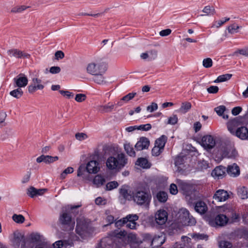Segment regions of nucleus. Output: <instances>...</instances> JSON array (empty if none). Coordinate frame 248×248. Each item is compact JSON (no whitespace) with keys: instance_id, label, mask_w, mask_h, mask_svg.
Here are the masks:
<instances>
[{"instance_id":"26","label":"nucleus","mask_w":248,"mask_h":248,"mask_svg":"<svg viewBox=\"0 0 248 248\" xmlns=\"http://www.w3.org/2000/svg\"><path fill=\"white\" fill-rule=\"evenodd\" d=\"M105 179L102 175L98 174L96 175L93 180V183L96 187H100L105 183Z\"/></svg>"},{"instance_id":"49","label":"nucleus","mask_w":248,"mask_h":248,"mask_svg":"<svg viewBox=\"0 0 248 248\" xmlns=\"http://www.w3.org/2000/svg\"><path fill=\"white\" fill-rule=\"evenodd\" d=\"M74 169L72 167H68L61 174V178L63 179L66 177L67 174L71 173L73 172Z\"/></svg>"},{"instance_id":"38","label":"nucleus","mask_w":248,"mask_h":248,"mask_svg":"<svg viewBox=\"0 0 248 248\" xmlns=\"http://www.w3.org/2000/svg\"><path fill=\"white\" fill-rule=\"evenodd\" d=\"M139 219V216L137 214H129L127 215L125 217H124V222H127L128 221L136 222V221Z\"/></svg>"},{"instance_id":"1","label":"nucleus","mask_w":248,"mask_h":248,"mask_svg":"<svg viewBox=\"0 0 248 248\" xmlns=\"http://www.w3.org/2000/svg\"><path fill=\"white\" fill-rule=\"evenodd\" d=\"M133 200L138 205L148 207L152 196L144 187H138L132 192Z\"/></svg>"},{"instance_id":"31","label":"nucleus","mask_w":248,"mask_h":248,"mask_svg":"<svg viewBox=\"0 0 248 248\" xmlns=\"http://www.w3.org/2000/svg\"><path fill=\"white\" fill-rule=\"evenodd\" d=\"M178 185L180 188L186 192L190 190L192 187V185L190 183L183 181H179Z\"/></svg>"},{"instance_id":"61","label":"nucleus","mask_w":248,"mask_h":248,"mask_svg":"<svg viewBox=\"0 0 248 248\" xmlns=\"http://www.w3.org/2000/svg\"><path fill=\"white\" fill-rule=\"evenodd\" d=\"M178 122V118L176 115H174L171 117H170L168 119V124H176Z\"/></svg>"},{"instance_id":"3","label":"nucleus","mask_w":248,"mask_h":248,"mask_svg":"<svg viewBox=\"0 0 248 248\" xmlns=\"http://www.w3.org/2000/svg\"><path fill=\"white\" fill-rule=\"evenodd\" d=\"M127 163V159L124 154L122 153L118 154L117 157L113 156L109 157L106 161L107 168L110 170L120 169L124 167Z\"/></svg>"},{"instance_id":"40","label":"nucleus","mask_w":248,"mask_h":248,"mask_svg":"<svg viewBox=\"0 0 248 248\" xmlns=\"http://www.w3.org/2000/svg\"><path fill=\"white\" fill-rule=\"evenodd\" d=\"M12 218L14 221L17 223H22L25 221V217L21 215L14 214Z\"/></svg>"},{"instance_id":"35","label":"nucleus","mask_w":248,"mask_h":248,"mask_svg":"<svg viewBox=\"0 0 248 248\" xmlns=\"http://www.w3.org/2000/svg\"><path fill=\"white\" fill-rule=\"evenodd\" d=\"M23 94V92L21 88H17L10 92V94L16 98H20Z\"/></svg>"},{"instance_id":"17","label":"nucleus","mask_w":248,"mask_h":248,"mask_svg":"<svg viewBox=\"0 0 248 248\" xmlns=\"http://www.w3.org/2000/svg\"><path fill=\"white\" fill-rule=\"evenodd\" d=\"M150 145L149 139L146 137H142L140 138L137 143L135 145V148L137 151H141L148 148Z\"/></svg>"},{"instance_id":"54","label":"nucleus","mask_w":248,"mask_h":248,"mask_svg":"<svg viewBox=\"0 0 248 248\" xmlns=\"http://www.w3.org/2000/svg\"><path fill=\"white\" fill-rule=\"evenodd\" d=\"M77 140L81 141L88 138V136L83 133H78L75 135Z\"/></svg>"},{"instance_id":"6","label":"nucleus","mask_w":248,"mask_h":248,"mask_svg":"<svg viewBox=\"0 0 248 248\" xmlns=\"http://www.w3.org/2000/svg\"><path fill=\"white\" fill-rule=\"evenodd\" d=\"M107 69V64L99 61L92 62L89 63L86 67L87 72L92 75L105 73Z\"/></svg>"},{"instance_id":"16","label":"nucleus","mask_w":248,"mask_h":248,"mask_svg":"<svg viewBox=\"0 0 248 248\" xmlns=\"http://www.w3.org/2000/svg\"><path fill=\"white\" fill-rule=\"evenodd\" d=\"M41 79L34 78L32 79V83L28 86V91L30 93H33L37 90H42L44 86L41 84Z\"/></svg>"},{"instance_id":"32","label":"nucleus","mask_w":248,"mask_h":248,"mask_svg":"<svg viewBox=\"0 0 248 248\" xmlns=\"http://www.w3.org/2000/svg\"><path fill=\"white\" fill-rule=\"evenodd\" d=\"M114 105L108 103L107 105L104 106H99V111L102 113L108 112L111 111L114 108Z\"/></svg>"},{"instance_id":"4","label":"nucleus","mask_w":248,"mask_h":248,"mask_svg":"<svg viewBox=\"0 0 248 248\" xmlns=\"http://www.w3.org/2000/svg\"><path fill=\"white\" fill-rule=\"evenodd\" d=\"M220 211H223L225 214L220 213L217 215L214 219H209V223L211 226H224L228 223L229 220L228 216L230 211L224 206L220 207Z\"/></svg>"},{"instance_id":"21","label":"nucleus","mask_w":248,"mask_h":248,"mask_svg":"<svg viewBox=\"0 0 248 248\" xmlns=\"http://www.w3.org/2000/svg\"><path fill=\"white\" fill-rule=\"evenodd\" d=\"M59 159L57 156H52L50 155H41L36 159L37 163L44 162L46 164H50L53 163Z\"/></svg>"},{"instance_id":"42","label":"nucleus","mask_w":248,"mask_h":248,"mask_svg":"<svg viewBox=\"0 0 248 248\" xmlns=\"http://www.w3.org/2000/svg\"><path fill=\"white\" fill-rule=\"evenodd\" d=\"M118 183L116 181H112L108 183L106 185V189L108 190H111L118 186Z\"/></svg>"},{"instance_id":"62","label":"nucleus","mask_w":248,"mask_h":248,"mask_svg":"<svg viewBox=\"0 0 248 248\" xmlns=\"http://www.w3.org/2000/svg\"><path fill=\"white\" fill-rule=\"evenodd\" d=\"M60 93L61 94L66 96L68 99L72 98L74 96V94L68 91L61 90L60 91Z\"/></svg>"},{"instance_id":"19","label":"nucleus","mask_w":248,"mask_h":248,"mask_svg":"<svg viewBox=\"0 0 248 248\" xmlns=\"http://www.w3.org/2000/svg\"><path fill=\"white\" fill-rule=\"evenodd\" d=\"M86 170L89 173H96L100 170L98 162L95 160L90 161L87 164Z\"/></svg>"},{"instance_id":"13","label":"nucleus","mask_w":248,"mask_h":248,"mask_svg":"<svg viewBox=\"0 0 248 248\" xmlns=\"http://www.w3.org/2000/svg\"><path fill=\"white\" fill-rule=\"evenodd\" d=\"M14 86L18 88L25 87L28 84L27 77L23 74H20L13 79Z\"/></svg>"},{"instance_id":"18","label":"nucleus","mask_w":248,"mask_h":248,"mask_svg":"<svg viewBox=\"0 0 248 248\" xmlns=\"http://www.w3.org/2000/svg\"><path fill=\"white\" fill-rule=\"evenodd\" d=\"M232 134L243 140L248 139V129L246 126L238 127Z\"/></svg>"},{"instance_id":"25","label":"nucleus","mask_w":248,"mask_h":248,"mask_svg":"<svg viewBox=\"0 0 248 248\" xmlns=\"http://www.w3.org/2000/svg\"><path fill=\"white\" fill-rule=\"evenodd\" d=\"M167 140V137L165 135H162L160 138L156 140L155 145L164 150Z\"/></svg>"},{"instance_id":"15","label":"nucleus","mask_w":248,"mask_h":248,"mask_svg":"<svg viewBox=\"0 0 248 248\" xmlns=\"http://www.w3.org/2000/svg\"><path fill=\"white\" fill-rule=\"evenodd\" d=\"M168 219V214L164 210H159L155 214V220L158 225H163Z\"/></svg>"},{"instance_id":"50","label":"nucleus","mask_w":248,"mask_h":248,"mask_svg":"<svg viewBox=\"0 0 248 248\" xmlns=\"http://www.w3.org/2000/svg\"><path fill=\"white\" fill-rule=\"evenodd\" d=\"M165 242V239H163L162 236H155L153 239H152V243H155L157 242L160 245H162Z\"/></svg>"},{"instance_id":"7","label":"nucleus","mask_w":248,"mask_h":248,"mask_svg":"<svg viewBox=\"0 0 248 248\" xmlns=\"http://www.w3.org/2000/svg\"><path fill=\"white\" fill-rule=\"evenodd\" d=\"M91 221L84 217H79L77 218L76 232L79 235L83 237L89 232Z\"/></svg>"},{"instance_id":"45","label":"nucleus","mask_w":248,"mask_h":248,"mask_svg":"<svg viewBox=\"0 0 248 248\" xmlns=\"http://www.w3.org/2000/svg\"><path fill=\"white\" fill-rule=\"evenodd\" d=\"M219 248H232V244L227 241H221L219 242Z\"/></svg>"},{"instance_id":"34","label":"nucleus","mask_w":248,"mask_h":248,"mask_svg":"<svg viewBox=\"0 0 248 248\" xmlns=\"http://www.w3.org/2000/svg\"><path fill=\"white\" fill-rule=\"evenodd\" d=\"M104 73L99 74L98 75H94L95 77L93 78V81L98 84H105L106 83L105 78L103 76Z\"/></svg>"},{"instance_id":"51","label":"nucleus","mask_w":248,"mask_h":248,"mask_svg":"<svg viewBox=\"0 0 248 248\" xmlns=\"http://www.w3.org/2000/svg\"><path fill=\"white\" fill-rule=\"evenodd\" d=\"M152 126L150 124H141L138 126V130H141L142 131H147L151 129Z\"/></svg>"},{"instance_id":"29","label":"nucleus","mask_w":248,"mask_h":248,"mask_svg":"<svg viewBox=\"0 0 248 248\" xmlns=\"http://www.w3.org/2000/svg\"><path fill=\"white\" fill-rule=\"evenodd\" d=\"M124 148L126 153L131 156H135L136 153L134 150L132 145L129 142H125L124 144Z\"/></svg>"},{"instance_id":"30","label":"nucleus","mask_w":248,"mask_h":248,"mask_svg":"<svg viewBox=\"0 0 248 248\" xmlns=\"http://www.w3.org/2000/svg\"><path fill=\"white\" fill-rule=\"evenodd\" d=\"M136 164L145 169H148L150 167V164L148 160L145 158H140L136 162Z\"/></svg>"},{"instance_id":"9","label":"nucleus","mask_w":248,"mask_h":248,"mask_svg":"<svg viewBox=\"0 0 248 248\" xmlns=\"http://www.w3.org/2000/svg\"><path fill=\"white\" fill-rule=\"evenodd\" d=\"M243 124V118L241 117H237L232 120H230L227 123V128L230 132L232 134L238 127Z\"/></svg>"},{"instance_id":"10","label":"nucleus","mask_w":248,"mask_h":248,"mask_svg":"<svg viewBox=\"0 0 248 248\" xmlns=\"http://www.w3.org/2000/svg\"><path fill=\"white\" fill-rule=\"evenodd\" d=\"M215 140L212 136L207 135L202 137V145L205 149H212L215 147Z\"/></svg>"},{"instance_id":"41","label":"nucleus","mask_w":248,"mask_h":248,"mask_svg":"<svg viewBox=\"0 0 248 248\" xmlns=\"http://www.w3.org/2000/svg\"><path fill=\"white\" fill-rule=\"evenodd\" d=\"M164 151L163 149L160 148L159 147H158L157 146H155H155L153 147L152 150V154L153 155L157 156L159 155Z\"/></svg>"},{"instance_id":"64","label":"nucleus","mask_w":248,"mask_h":248,"mask_svg":"<svg viewBox=\"0 0 248 248\" xmlns=\"http://www.w3.org/2000/svg\"><path fill=\"white\" fill-rule=\"evenodd\" d=\"M157 108V104L155 103H152L151 105L147 107V110L150 112H152L156 110Z\"/></svg>"},{"instance_id":"11","label":"nucleus","mask_w":248,"mask_h":248,"mask_svg":"<svg viewBox=\"0 0 248 248\" xmlns=\"http://www.w3.org/2000/svg\"><path fill=\"white\" fill-rule=\"evenodd\" d=\"M12 244L15 248H18L21 245H25V239L23 235L18 231H16L13 233V237L11 240Z\"/></svg>"},{"instance_id":"5","label":"nucleus","mask_w":248,"mask_h":248,"mask_svg":"<svg viewBox=\"0 0 248 248\" xmlns=\"http://www.w3.org/2000/svg\"><path fill=\"white\" fill-rule=\"evenodd\" d=\"M59 221L62 228L66 231H70L74 229L75 221L72 218L67 211H63L60 216Z\"/></svg>"},{"instance_id":"52","label":"nucleus","mask_w":248,"mask_h":248,"mask_svg":"<svg viewBox=\"0 0 248 248\" xmlns=\"http://www.w3.org/2000/svg\"><path fill=\"white\" fill-rule=\"evenodd\" d=\"M225 109L226 108L225 106H220L216 108H215V110L219 116H222L223 114Z\"/></svg>"},{"instance_id":"55","label":"nucleus","mask_w":248,"mask_h":248,"mask_svg":"<svg viewBox=\"0 0 248 248\" xmlns=\"http://www.w3.org/2000/svg\"><path fill=\"white\" fill-rule=\"evenodd\" d=\"M86 98V96L85 94L79 93L77 94L75 97V100L78 102H82L84 101Z\"/></svg>"},{"instance_id":"46","label":"nucleus","mask_w":248,"mask_h":248,"mask_svg":"<svg viewBox=\"0 0 248 248\" xmlns=\"http://www.w3.org/2000/svg\"><path fill=\"white\" fill-rule=\"evenodd\" d=\"M202 65L205 68H210L213 65V61L212 59L209 58L204 59L202 61Z\"/></svg>"},{"instance_id":"20","label":"nucleus","mask_w":248,"mask_h":248,"mask_svg":"<svg viewBox=\"0 0 248 248\" xmlns=\"http://www.w3.org/2000/svg\"><path fill=\"white\" fill-rule=\"evenodd\" d=\"M226 168L222 166L216 167L212 172V175L215 178L217 179L222 178L226 174Z\"/></svg>"},{"instance_id":"56","label":"nucleus","mask_w":248,"mask_h":248,"mask_svg":"<svg viewBox=\"0 0 248 248\" xmlns=\"http://www.w3.org/2000/svg\"><path fill=\"white\" fill-rule=\"evenodd\" d=\"M149 57L150 60H155L157 56V51L152 49L149 51Z\"/></svg>"},{"instance_id":"60","label":"nucleus","mask_w":248,"mask_h":248,"mask_svg":"<svg viewBox=\"0 0 248 248\" xmlns=\"http://www.w3.org/2000/svg\"><path fill=\"white\" fill-rule=\"evenodd\" d=\"M55 59L59 60L64 57V53L61 50L57 51L55 53Z\"/></svg>"},{"instance_id":"37","label":"nucleus","mask_w":248,"mask_h":248,"mask_svg":"<svg viewBox=\"0 0 248 248\" xmlns=\"http://www.w3.org/2000/svg\"><path fill=\"white\" fill-rule=\"evenodd\" d=\"M240 28L237 24L235 23L232 24L227 27L228 32L231 34H234L238 32V30Z\"/></svg>"},{"instance_id":"39","label":"nucleus","mask_w":248,"mask_h":248,"mask_svg":"<svg viewBox=\"0 0 248 248\" xmlns=\"http://www.w3.org/2000/svg\"><path fill=\"white\" fill-rule=\"evenodd\" d=\"M157 198L160 202H165L168 199V195L166 192L160 191L157 194Z\"/></svg>"},{"instance_id":"22","label":"nucleus","mask_w":248,"mask_h":248,"mask_svg":"<svg viewBox=\"0 0 248 248\" xmlns=\"http://www.w3.org/2000/svg\"><path fill=\"white\" fill-rule=\"evenodd\" d=\"M227 172L231 176L236 177L240 174L239 168L237 164L234 163L228 166Z\"/></svg>"},{"instance_id":"48","label":"nucleus","mask_w":248,"mask_h":248,"mask_svg":"<svg viewBox=\"0 0 248 248\" xmlns=\"http://www.w3.org/2000/svg\"><path fill=\"white\" fill-rule=\"evenodd\" d=\"M237 53L248 57V47H245L242 49H238L234 52L235 55Z\"/></svg>"},{"instance_id":"33","label":"nucleus","mask_w":248,"mask_h":248,"mask_svg":"<svg viewBox=\"0 0 248 248\" xmlns=\"http://www.w3.org/2000/svg\"><path fill=\"white\" fill-rule=\"evenodd\" d=\"M191 108V104L190 102H185L182 103L181 106L179 109V112L182 113H186Z\"/></svg>"},{"instance_id":"27","label":"nucleus","mask_w":248,"mask_h":248,"mask_svg":"<svg viewBox=\"0 0 248 248\" xmlns=\"http://www.w3.org/2000/svg\"><path fill=\"white\" fill-rule=\"evenodd\" d=\"M202 11L204 14L201 15L202 16L214 15L216 13L215 8L209 5L205 6Z\"/></svg>"},{"instance_id":"28","label":"nucleus","mask_w":248,"mask_h":248,"mask_svg":"<svg viewBox=\"0 0 248 248\" xmlns=\"http://www.w3.org/2000/svg\"><path fill=\"white\" fill-rule=\"evenodd\" d=\"M136 93H129L127 95L124 96L121 100L120 101L117 103V105L118 106H122L123 105V102H127L129 100L132 99L136 95Z\"/></svg>"},{"instance_id":"2","label":"nucleus","mask_w":248,"mask_h":248,"mask_svg":"<svg viewBox=\"0 0 248 248\" xmlns=\"http://www.w3.org/2000/svg\"><path fill=\"white\" fill-rule=\"evenodd\" d=\"M216 150L221 158H235L238 155L236 149L232 147V145L229 141H221L217 144Z\"/></svg>"},{"instance_id":"23","label":"nucleus","mask_w":248,"mask_h":248,"mask_svg":"<svg viewBox=\"0 0 248 248\" xmlns=\"http://www.w3.org/2000/svg\"><path fill=\"white\" fill-rule=\"evenodd\" d=\"M195 210L200 214H204L208 209V207L206 203L202 201L197 202L195 203Z\"/></svg>"},{"instance_id":"8","label":"nucleus","mask_w":248,"mask_h":248,"mask_svg":"<svg viewBox=\"0 0 248 248\" xmlns=\"http://www.w3.org/2000/svg\"><path fill=\"white\" fill-rule=\"evenodd\" d=\"M179 219L184 225L191 226L195 225L196 221L195 219L190 216L189 211L186 209H182L179 212Z\"/></svg>"},{"instance_id":"24","label":"nucleus","mask_w":248,"mask_h":248,"mask_svg":"<svg viewBox=\"0 0 248 248\" xmlns=\"http://www.w3.org/2000/svg\"><path fill=\"white\" fill-rule=\"evenodd\" d=\"M237 195L241 199L248 198V188L244 186H240L237 188Z\"/></svg>"},{"instance_id":"59","label":"nucleus","mask_w":248,"mask_h":248,"mask_svg":"<svg viewBox=\"0 0 248 248\" xmlns=\"http://www.w3.org/2000/svg\"><path fill=\"white\" fill-rule=\"evenodd\" d=\"M218 90V87L216 86H211L207 89V91L209 93H216Z\"/></svg>"},{"instance_id":"57","label":"nucleus","mask_w":248,"mask_h":248,"mask_svg":"<svg viewBox=\"0 0 248 248\" xmlns=\"http://www.w3.org/2000/svg\"><path fill=\"white\" fill-rule=\"evenodd\" d=\"M230 20V18L226 17L223 19L219 20L215 22V24L214 25L217 28H219L222 25H223L225 22L228 21Z\"/></svg>"},{"instance_id":"43","label":"nucleus","mask_w":248,"mask_h":248,"mask_svg":"<svg viewBox=\"0 0 248 248\" xmlns=\"http://www.w3.org/2000/svg\"><path fill=\"white\" fill-rule=\"evenodd\" d=\"M127 240L129 243H138L137 236L135 234L130 233L127 235Z\"/></svg>"},{"instance_id":"47","label":"nucleus","mask_w":248,"mask_h":248,"mask_svg":"<svg viewBox=\"0 0 248 248\" xmlns=\"http://www.w3.org/2000/svg\"><path fill=\"white\" fill-rule=\"evenodd\" d=\"M27 193L31 198H34L36 196V188L33 186H30L28 188Z\"/></svg>"},{"instance_id":"12","label":"nucleus","mask_w":248,"mask_h":248,"mask_svg":"<svg viewBox=\"0 0 248 248\" xmlns=\"http://www.w3.org/2000/svg\"><path fill=\"white\" fill-rule=\"evenodd\" d=\"M228 192L224 189H218L213 196L214 202H222L226 201L229 198Z\"/></svg>"},{"instance_id":"58","label":"nucleus","mask_w":248,"mask_h":248,"mask_svg":"<svg viewBox=\"0 0 248 248\" xmlns=\"http://www.w3.org/2000/svg\"><path fill=\"white\" fill-rule=\"evenodd\" d=\"M193 237L197 240L207 239L208 236L204 234L195 233L193 235Z\"/></svg>"},{"instance_id":"63","label":"nucleus","mask_w":248,"mask_h":248,"mask_svg":"<svg viewBox=\"0 0 248 248\" xmlns=\"http://www.w3.org/2000/svg\"><path fill=\"white\" fill-rule=\"evenodd\" d=\"M184 157L178 156L175 159V165L176 166L182 165L184 162Z\"/></svg>"},{"instance_id":"36","label":"nucleus","mask_w":248,"mask_h":248,"mask_svg":"<svg viewBox=\"0 0 248 248\" xmlns=\"http://www.w3.org/2000/svg\"><path fill=\"white\" fill-rule=\"evenodd\" d=\"M232 77V74H227L219 76L214 81L215 83L221 82L226 81L230 79Z\"/></svg>"},{"instance_id":"44","label":"nucleus","mask_w":248,"mask_h":248,"mask_svg":"<svg viewBox=\"0 0 248 248\" xmlns=\"http://www.w3.org/2000/svg\"><path fill=\"white\" fill-rule=\"evenodd\" d=\"M28 7H27L24 5L18 6L15 7L13 8L12 9L11 12L12 13H20L22 11L26 9Z\"/></svg>"},{"instance_id":"14","label":"nucleus","mask_w":248,"mask_h":248,"mask_svg":"<svg viewBox=\"0 0 248 248\" xmlns=\"http://www.w3.org/2000/svg\"><path fill=\"white\" fill-rule=\"evenodd\" d=\"M7 54L10 57H14L18 59H29L30 55L24 51L17 49H11L7 51Z\"/></svg>"},{"instance_id":"53","label":"nucleus","mask_w":248,"mask_h":248,"mask_svg":"<svg viewBox=\"0 0 248 248\" xmlns=\"http://www.w3.org/2000/svg\"><path fill=\"white\" fill-rule=\"evenodd\" d=\"M53 247L52 248H65L66 246L64 242L62 240L56 241L53 244Z\"/></svg>"}]
</instances>
